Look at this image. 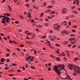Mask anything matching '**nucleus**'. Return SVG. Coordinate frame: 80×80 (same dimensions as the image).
Returning a JSON list of instances; mask_svg holds the SVG:
<instances>
[{"instance_id": "1", "label": "nucleus", "mask_w": 80, "mask_h": 80, "mask_svg": "<svg viewBox=\"0 0 80 80\" xmlns=\"http://www.w3.org/2000/svg\"><path fill=\"white\" fill-rule=\"evenodd\" d=\"M68 67L70 70L73 69V71L74 72L73 75L74 76L77 75V74L80 75V68L77 65H72L71 64H68Z\"/></svg>"}, {"instance_id": "2", "label": "nucleus", "mask_w": 80, "mask_h": 80, "mask_svg": "<svg viewBox=\"0 0 80 80\" xmlns=\"http://www.w3.org/2000/svg\"><path fill=\"white\" fill-rule=\"evenodd\" d=\"M54 70L55 72H56L58 74V76L61 77V75H60V74H61V70H62V68H60V67H58V66L57 65H55L54 67Z\"/></svg>"}, {"instance_id": "3", "label": "nucleus", "mask_w": 80, "mask_h": 80, "mask_svg": "<svg viewBox=\"0 0 80 80\" xmlns=\"http://www.w3.org/2000/svg\"><path fill=\"white\" fill-rule=\"evenodd\" d=\"M67 9L66 8H63L62 9V13L63 14H65L67 13Z\"/></svg>"}, {"instance_id": "4", "label": "nucleus", "mask_w": 80, "mask_h": 80, "mask_svg": "<svg viewBox=\"0 0 80 80\" xmlns=\"http://www.w3.org/2000/svg\"><path fill=\"white\" fill-rule=\"evenodd\" d=\"M58 67H60V68H61L62 69L64 70H65V68H64V67H65V66L64 65H58Z\"/></svg>"}, {"instance_id": "5", "label": "nucleus", "mask_w": 80, "mask_h": 80, "mask_svg": "<svg viewBox=\"0 0 80 80\" xmlns=\"http://www.w3.org/2000/svg\"><path fill=\"white\" fill-rule=\"evenodd\" d=\"M60 28V26L58 25L56 27H55L54 28L55 30H59Z\"/></svg>"}, {"instance_id": "6", "label": "nucleus", "mask_w": 80, "mask_h": 80, "mask_svg": "<svg viewBox=\"0 0 80 80\" xmlns=\"http://www.w3.org/2000/svg\"><path fill=\"white\" fill-rule=\"evenodd\" d=\"M6 21L7 23H9V21H10V20L9 18H7H7L6 19Z\"/></svg>"}, {"instance_id": "7", "label": "nucleus", "mask_w": 80, "mask_h": 80, "mask_svg": "<svg viewBox=\"0 0 80 80\" xmlns=\"http://www.w3.org/2000/svg\"><path fill=\"white\" fill-rule=\"evenodd\" d=\"M64 79H69L70 80H72V79L69 76H67L66 78H64Z\"/></svg>"}, {"instance_id": "8", "label": "nucleus", "mask_w": 80, "mask_h": 80, "mask_svg": "<svg viewBox=\"0 0 80 80\" xmlns=\"http://www.w3.org/2000/svg\"><path fill=\"white\" fill-rule=\"evenodd\" d=\"M57 38V37L55 36H53L52 38H51V40H55Z\"/></svg>"}, {"instance_id": "9", "label": "nucleus", "mask_w": 80, "mask_h": 80, "mask_svg": "<svg viewBox=\"0 0 80 80\" xmlns=\"http://www.w3.org/2000/svg\"><path fill=\"white\" fill-rule=\"evenodd\" d=\"M72 13H75V14H78V12L75 10H74L72 11Z\"/></svg>"}, {"instance_id": "10", "label": "nucleus", "mask_w": 80, "mask_h": 80, "mask_svg": "<svg viewBox=\"0 0 80 80\" xmlns=\"http://www.w3.org/2000/svg\"><path fill=\"white\" fill-rule=\"evenodd\" d=\"M63 32L64 33H65L66 35H67V34H68V32L65 30H64V31Z\"/></svg>"}, {"instance_id": "11", "label": "nucleus", "mask_w": 80, "mask_h": 80, "mask_svg": "<svg viewBox=\"0 0 80 80\" xmlns=\"http://www.w3.org/2000/svg\"><path fill=\"white\" fill-rule=\"evenodd\" d=\"M31 58V56H29V57H27L26 58V60L27 61H28V60H30V59Z\"/></svg>"}, {"instance_id": "12", "label": "nucleus", "mask_w": 80, "mask_h": 80, "mask_svg": "<svg viewBox=\"0 0 80 80\" xmlns=\"http://www.w3.org/2000/svg\"><path fill=\"white\" fill-rule=\"evenodd\" d=\"M75 38H71L70 39H69V40L70 41H72V40H75Z\"/></svg>"}, {"instance_id": "13", "label": "nucleus", "mask_w": 80, "mask_h": 80, "mask_svg": "<svg viewBox=\"0 0 80 80\" xmlns=\"http://www.w3.org/2000/svg\"><path fill=\"white\" fill-rule=\"evenodd\" d=\"M51 3H52V4H55V1H51Z\"/></svg>"}, {"instance_id": "14", "label": "nucleus", "mask_w": 80, "mask_h": 80, "mask_svg": "<svg viewBox=\"0 0 80 80\" xmlns=\"http://www.w3.org/2000/svg\"><path fill=\"white\" fill-rule=\"evenodd\" d=\"M5 59L2 58L1 60V62H3L5 61Z\"/></svg>"}, {"instance_id": "15", "label": "nucleus", "mask_w": 80, "mask_h": 80, "mask_svg": "<svg viewBox=\"0 0 80 80\" xmlns=\"http://www.w3.org/2000/svg\"><path fill=\"white\" fill-rule=\"evenodd\" d=\"M34 57H32L30 59V61H32V62H33V58H34Z\"/></svg>"}, {"instance_id": "16", "label": "nucleus", "mask_w": 80, "mask_h": 80, "mask_svg": "<svg viewBox=\"0 0 80 80\" xmlns=\"http://www.w3.org/2000/svg\"><path fill=\"white\" fill-rule=\"evenodd\" d=\"M55 13V11H53L51 12H50L51 14H53V13Z\"/></svg>"}, {"instance_id": "17", "label": "nucleus", "mask_w": 80, "mask_h": 80, "mask_svg": "<svg viewBox=\"0 0 80 80\" xmlns=\"http://www.w3.org/2000/svg\"><path fill=\"white\" fill-rule=\"evenodd\" d=\"M78 58H75L74 59V61H77V60H78Z\"/></svg>"}, {"instance_id": "18", "label": "nucleus", "mask_w": 80, "mask_h": 80, "mask_svg": "<svg viewBox=\"0 0 80 80\" xmlns=\"http://www.w3.org/2000/svg\"><path fill=\"white\" fill-rule=\"evenodd\" d=\"M1 22L2 23H6V21H2Z\"/></svg>"}, {"instance_id": "19", "label": "nucleus", "mask_w": 80, "mask_h": 80, "mask_svg": "<svg viewBox=\"0 0 80 80\" xmlns=\"http://www.w3.org/2000/svg\"><path fill=\"white\" fill-rule=\"evenodd\" d=\"M68 43V42H67V41H66L63 42V43H64V45H65Z\"/></svg>"}, {"instance_id": "20", "label": "nucleus", "mask_w": 80, "mask_h": 80, "mask_svg": "<svg viewBox=\"0 0 80 80\" xmlns=\"http://www.w3.org/2000/svg\"><path fill=\"white\" fill-rule=\"evenodd\" d=\"M7 18H2V21H5V19H6Z\"/></svg>"}, {"instance_id": "21", "label": "nucleus", "mask_w": 80, "mask_h": 80, "mask_svg": "<svg viewBox=\"0 0 80 80\" xmlns=\"http://www.w3.org/2000/svg\"><path fill=\"white\" fill-rule=\"evenodd\" d=\"M6 14H7V17H9V16H10V15H11L10 14H9L8 13H6Z\"/></svg>"}, {"instance_id": "22", "label": "nucleus", "mask_w": 80, "mask_h": 80, "mask_svg": "<svg viewBox=\"0 0 80 80\" xmlns=\"http://www.w3.org/2000/svg\"><path fill=\"white\" fill-rule=\"evenodd\" d=\"M14 55H16V53L13 52V53L12 54V56H13Z\"/></svg>"}, {"instance_id": "23", "label": "nucleus", "mask_w": 80, "mask_h": 80, "mask_svg": "<svg viewBox=\"0 0 80 80\" xmlns=\"http://www.w3.org/2000/svg\"><path fill=\"white\" fill-rule=\"evenodd\" d=\"M8 69H9L8 67H6L5 68V70H8Z\"/></svg>"}, {"instance_id": "24", "label": "nucleus", "mask_w": 80, "mask_h": 80, "mask_svg": "<svg viewBox=\"0 0 80 80\" xmlns=\"http://www.w3.org/2000/svg\"><path fill=\"white\" fill-rule=\"evenodd\" d=\"M33 51L34 52V53L35 55H36V54H37V51H36V50H33Z\"/></svg>"}, {"instance_id": "25", "label": "nucleus", "mask_w": 80, "mask_h": 80, "mask_svg": "<svg viewBox=\"0 0 80 80\" xmlns=\"http://www.w3.org/2000/svg\"><path fill=\"white\" fill-rule=\"evenodd\" d=\"M12 66H16V67H17V64H16L15 63H13L12 64Z\"/></svg>"}, {"instance_id": "26", "label": "nucleus", "mask_w": 80, "mask_h": 80, "mask_svg": "<svg viewBox=\"0 0 80 80\" xmlns=\"http://www.w3.org/2000/svg\"><path fill=\"white\" fill-rule=\"evenodd\" d=\"M6 61L7 62H10V60L9 59H6Z\"/></svg>"}, {"instance_id": "27", "label": "nucleus", "mask_w": 80, "mask_h": 80, "mask_svg": "<svg viewBox=\"0 0 80 80\" xmlns=\"http://www.w3.org/2000/svg\"><path fill=\"white\" fill-rule=\"evenodd\" d=\"M7 51H8V52H11L10 50V49H7Z\"/></svg>"}, {"instance_id": "28", "label": "nucleus", "mask_w": 80, "mask_h": 80, "mask_svg": "<svg viewBox=\"0 0 80 80\" xmlns=\"http://www.w3.org/2000/svg\"><path fill=\"white\" fill-rule=\"evenodd\" d=\"M28 17L29 18H31V14H29V15H28Z\"/></svg>"}, {"instance_id": "29", "label": "nucleus", "mask_w": 80, "mask_h": 80, "mask_svg": "<svg viewBox=\"0 0 80 80\" xmlns=\"http://www.w3.org/2000/svg\"><path fill=\"white\" fill-rule=\"evenodd\" d=\"M26 42L27 43H28V44H30V43H31V42H30V41H27Z\"/></svg>"}, {"instance_id": "30", "label": "nucleus", "mask_w": 80, "mask_h": 80, "mask_svg": "<svg viewBox=\"0 0 80 80\" xmlns=\"http://www.w3.org/2000/svg\"><path fill=\"white\" fill-rule=\"evenodd\" d=\"M56 46H57V47H59V46H60V45H59L57 43L56 44Z\"/></svg>"}, {"instance_id": "31", "label": "nucleus", "mask_w": 80, "mask_h": 80, "mask_svg": "<svg viewBox=\"0 0 80 80\" xmlns=\"http://www.w3.org/2000/svg\"><path fill=\"white\" fill-rule=\"evenodd\" d=\"M52 7V6H48V8H51Z\"/></svg>"}, {"instance_id": "32", "label": "nucleus", "mask_w": 80, "mask_h": 80, "mask_svg": "<svg viewBox=\"0 0 80 80\" xmlns=\"http://www.w3.org/2000/svg\"><path fill=\"white\" fill-rule=\"evenodd\" d=\"M31 68H32V69H35V68L33 66H31Z\"/></svg>"}, {"instance_id": "33", "label": "nucleus", "mask_w": 80, "mask_h": 80, "mask_svg": "<svg viewBox=\"0 0 80 80\" xmlns=\"http://www.w3.org/2000/svg\"><path fill=\"white\" fill-rule=\"evenodd\" d=\"M75 8V7L73 6L72 8H71V10H73Z\"/></svg>"}, {"instance_id": "34", "label": "nucleus", "mask_w": 80, "mask_h": 80, "mask_svg": "<svg viewBox=\"0 0 80 80\" xmlns=\"http://www.w3.org/2000/svg\"><path fill=\"white\" fill-rule=\"evenodd\" d=\"M57 60H58V61H60V58H56Z\"/></svg>"}, {"instance_id": "35", "label": "nucleus", "mask_w": 80, "mask_h": 80, "mask_svg": "<svg viewBox=\"0 0 80 80\" xmlns=\"http://www.w3.org/2000/svg\"><path fill=\"white\" fill-rule=\"evenodd\" d=\"M26 5L27 6V7H29V5H28V4H27Z\"/></svg>"}, {"instance_id": "36", "label": "nucleus", "mask_w": 80, "mask_h": 80, "mask_svg": "<svg viewBox=\"0 0 80 80\" xmlns=\"http://www.w3.org/2000/svg\"><path fill=\"white\" fill-rule=\"evenodd\" d=\"M51 65H52V64L51 63H49L48 64V66H51Z\"/></svg>"}, {"instance_id": "37", "label": "nucleus", "mask_w": 80, "mask_h": 80, "mask_svg": "<svg viewBox=\"0 0 80 80\" xmlns=\"http://www.w3.org/2000/svg\"><path fill=\"white\" fill-rule=\"evenodd\" d=\"M68 47H71V46H72V45L69 44H68Z\"/></svg>"}, {"instance_id": "38", "label": "nucleus", "mask_w": 80, "mask_h": 80, "mask_svg": "<svg viewBox=\"0 0 80 80\" xmlns=\"http://www.w3.org/2000/svg\"><path fill=\"white\" fill-rule=\"evenodd\" d=\"M42 38H46V36H42Z\"/></svg>"}, {"instance_id": "39", "label": "nucleus", "mask_w": 80, "mask_h": 80, "mask_svg": "<svg viewBox=\"0 0 80 80\" xmlns=\"http://www.w3.org/2000/svg\"><path fill=\"white\" fill-rule=\"evenodd\" d=\"M48 18H49V19H51V18H52L51 17H50V16H48Z\"/></svg>"}, {"instance_id": "40", "label": "nucleus", "mask_w": 80, "mask_h": 80, "mask_svg": "<svg viewBox=\"0 0 80 80\" xmlns=\"http://www.w3.org/2000/svg\"><path fill=\"white\" fill-rule=\"evenodd\" d=\"M1 36L3 37L4 35V34H3L2 33H1Z\"/></svg>"}, {"instance_id": "41", "label": "nucleus", "mask_w": 80, "mask_h": 80, "mask_svg": "<svg viewBox=\"0 0 80 80\" xmlns=\"http://www.w3.org/2000/svg\"><path fill=\"white\" fill-rule=\"evenodd\" d=\"M9 76H14V75H12V74H9Z\"/></svg>"}, {"instance_id": "42", "label": "nucleus", "mask_w": 80, "mask_h": 80, "mask_svg": "<svg viewBox=\"0 0 80 80\" xmlns=\"http://www.w3.org/2000/svg\"><path fill=\"white\" fill-rule=\"evenodd\" d=\"M72 32H75V30L73 29H72Z\"/></svg>"}, {"instance_id": "43", "label": "nucleus", "mask_w": 80, "mask_h": 80, "mask_svg": "<svg viewBox=\"0 0 80 80\" xmlns=\"http://www.w3.org/2000/svg\"><path fill=\"white\" fill-rule=\"evenodd\" d=\"M48 12H51V10L49 9H48Z\"/></svg>"}, {"instance_id": "44", "label": "nucleus", "mask_w": 80, "mask_h": 80, "mask_svg": "<svg viewBox=\"0 0 80 80\" xmlns=\"http://www.w3.org/2000/svg\"><path fill=\"white\" fill-rule=\"evenodd\" d=\"M18 22H19L18 21H17L15 22V23L17 24V23H18Z\"/></svg>"}, {"instance_id": "45", "label": "nucleus", "mask_w": 80, "mask_h": 80, "mask_svg": "<svg viewBox=\"0 0 80 80\" xmlns=\"http://www.w3.org/2000/svg\"><path fill=\"white\" fill-rule=\"evenodd\" d=\"M78 3H79V1H78L77 2V5H78Z\"/></svg>"}, {"instance_id": "46", "label": "nucleus", "mask_w": 80, "mask_h": 80, "mask_svg": "<svg viewBox=\"0 0 80 80\" xmlns=\"http://www.w3.org/2000/svg\"><path fill=\"white\" fill-rule=\"evenodd\" d=\"M28 31H26L25 32V33H28Z\"/></svg>"}, {"instance_id": "47", "label": "nucleus", "mask_w": 80, "mask_h": 80, "mask_svg": "<svg viewBox=\"0 0 80 80\" xmlns=\"http://www.w3.org/2000/svg\"><path fill=\"white\" fill-rule=\"evenodd\" d=\"M71 43H72V44H75V43L74 42H72V41H71Z\"/></svg>"}, {"instance_id": "48", "label": "nucleus", "mask_w": 80, "mask_h": 80, "mask_svg": "<svg viewBox=\"0 0 80 80\" xmlns=\"http://www.w3.org/2000/svg\"><path fill=\"white\" fill-rule=\"evenodd\" d=\"M64 60H67V59L65 57H64Z\"/></svg>"}, {"instance_id": "49", "label": "nucleus", "mask_w": 80, "mask_h": 80, "mask_svg": "<svg viewBox=\"0 0 80 80\" xmlns=\"http://www.w3.org/2000/svg\"><path fill=\"white\" fill-rule=\"evenodd\" d=\"M22 68L23 69V70H24L25 69V68H24V67H22Z\"/></svg>"}, {"instance_id": "50", "label": "nucleus", "mask_w": 80, "mask_h": 80, "mask_svg": "<svg viewBox=\"0 0 80 80\" xmlns=\"http://www.w3.org/2000/svg\"><path fill=\"white\" fill-rule=\"evenodd\" d=\"M48 70V71H50V70H51L50 68H49Z\"/></svg>"}, {"instance_id": "51", "label": "nucleus", "mask_w": 80, "mask_h": 80, "mask_svg": "<svg viewBox=\"0 0 80 80\" xmlns=\"http://www.w3.org/2000/svg\"><path fill=\"white\" fill-rule=\"evenodd\" d=\"M9 55H10V54H7V57H9Z\"/></svg>"}, {"instance_id": "52", "label": "nucleus", "mask_w": 80, "mask_h": 80, "mask_svg": "<svg viewBox=\"0 0 80 80\" xmlns=\"http://www.w3.org/2000/svg\"><path fill=\"white\" fill-rule=\"evenodd\" d=\"M17 0H14V2H15V3H17Z\"/></svg>"}, {"instance_id": "53", "label": "nucleus", "mask_w": 80, "mask_h": 80, "mask_svg": "<svg viewBox=\"0 0 80 80\" xmlns=\"http://www.w3.org/2000/svg\"><path fill=\"white\" fill-rule=\"evenodd\" d=\"M76 47V45H73L72 46V48H74V47Z\"/></svg>"}, {"instance_id": "54", "label": "nucleus", "mask_w": 80, "mask_h": 80, "mask_svg": "<svg viewBox=\"0 0 80 80\" xmlns=\"http://www.w3.org/2000/svg\"><path fill=\"white\" fill-rule=\"evenodd\" d=\"M20 47H23V44L21 45H20Z\"/></svg>"}, {"instance_id": "55", "label": "nucleus", "mask_w": 80, "mask_h": 80, "mask_svg": "<svg viewBox=\"0 0 80 80\" xmlns=\"http://www.w3.org/2000/svg\"><path fill=\"white\" fill-rule=\"evenodd\" d=\"M30 34H31V33H28L27 34V35H30Z\"/></svg>"}, {"instance_id": "56", "label": "nucleus", "mask_w": 80, "mask_h": 80, "mask_svg": "<svg viewBox=\"0 0 80 80\" xmlns=\"http://www.w3.org/2000/svg\"><path fill=\"white\" fill-rule=\"evenodd\" d=\"M9 42H10V43H12V41H11V40H9Z\"/></svg>"}, {"instance_id": "57", "label": "nucleus", "mask_w": 80, "mask_h": 80, "mask_svg": "<svg viewBox=\"0 0 80 80\" xmlns=\"http://www.w3.org/2000/svg\"><path fill=\"white\" fill-rule=\"evenodd\" d=\"M48 37H49V38H51V37H52V36H51V35H49V36Z\"/></svg>"}, {"instance_id": "58", "label": "nucleus", "mask_w": 80, "mask_h": 80, "mask_svg": "<svg viewBox=\"0 0 80 80\" xmlns=\"http://www.w3.org/2000/svg\"><path fill=\"white\" fill-rule=\"evenodd\" d=\"M45 26H46V27H48V24H45Z\"/></svg>"}, {"instance_id": "59", "label": "nucleus", "mask_w": 80, "mask_h": 80, "mask_svg": "<svg viewBox=\"0 0 80 80\" xmlns=\"http://www.w3.org/2000/svg\"><path fill=\"white\" fill-rule=\"evenodd\" d=\"M45 13H48V10L45 12Z\"/></svg>"}, {"instance_id": "60", "label": "nucleus", "mask_w": 80, "mask_h": 80, "mask_svg": "<svg viewBox=\"0 0 80 80\" xmlns=\"http://www.w3.org/2000/svg\"><path fill=\"white\" fill-rule=\"evenodd\" d=\"M0 64H1V65H2V64H3V65L4 64V63H1V62H0Z\"/></svg>"}, {"instance_id": "61", "label": "nucleus", "mask_w": 80, "mask_h": 80, "mask_svg": "<svg viewBox=\"0 0 80 80\" xmlns=\"http://www.w3.org/2000/svg\"><path fill=\"white\" fill-rule=\"evenodd\" d=\"M62 56L63 57H64V56H65V54L64 53H62Z\"/></svg>"}, {"instance_id": "62", "label": "nucleus", "mask_w": 80, "mask_h": 80, "mask_svg": "<svg viewBox=\"0 0 80 80\" xmlns=\"http://www.w3.org/2000/svg\"><path fill=\"white\" fill-rule=\"evenodd\" d=\"M24 80H28V79H27V78H24Z\"/></svg>"}, {"instance_id": "63", "label": "nucleus", "mask_w": 80, "mask_h": 80, "mask_svg": "<svg viewBox=\"0 0 80 80\" xmlns=\"http://www.w3.org/2000/svg\"><path fill=\"white\" fill-rule=\"evenodd\" d=\"M42 27V25H39V27Z\"/></svg>"}, {"instance_id": "64", "label": "nucleus", "mask_w": 80, "mask_h": 80, "mask_svg": "<svg viewBox=\"0 0 80 80\" xmlns=\"http://www.w3.org/2000/svg\"><path fill=\"white\" fill-rule=\"evenodd\" d=\"M43 13H42L41 14V16H43Z\"/></svg>"}]
</instances>
